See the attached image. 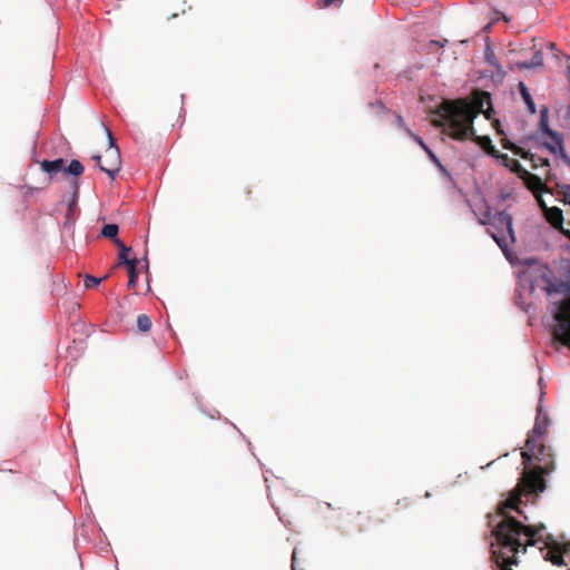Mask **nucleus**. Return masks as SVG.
I'll list each match as a JSON object with an SVG mask.
<instances>
[{
  "mask_svg": "<svg viewBox=\"0 0 570 570\" xmlns=\"http://www.w3.org/2000/svg\"><path fill=\"white\" fill-rule=\"evenodd\" d=\"M409 135L422 147L424 151L429 149V146L423 141L420 136L414 135L411 130H407Z\"/></svg>",
  "mask_w": 570,
  "mask_h": 570,
  "instance_id": "obj_26",
  "label": "nucleus"
},
{
  "mask_svg": "<svg viewBox=\"0 0 570 570\" xmlns=\"http://www.w3.org/2000/svg\"><path fill=\"white\" fill-rule=\"evenodd\" d=\"M539 202L542 206V208L546 210V217L547 220L553 226V227H561L563 224V214L562 210L558 207H551L547 208L544 203L539 198Z\"/></svg>",
  "mask_w": 570,
  "mask_h": 570,
  "instance_id": "obj_11",
  "label": "nucleus"
},
{
  "mask_svg": "<svg viewBox=\"0 0 570 570\" xmlns=\"http://www.w3.org/2000/svg\"><path fill=\"white\" fill-rule=\"evenodd\" d=\"M501 145L504 149L511 150L514 155L520 156L523 159H527L530 161L534 160L533 154H531L530 151H527L523 148L511 142L507 137H503L501 139Z\"/></svg>",
  "mask_w": 570,
  "mask_h": 570,
  "instance_id": "obj_12",
  "label": "nucleus"
},
{
  "mask_svg": "<svg viewBox=\"0 0 570 570\" xmlns=\"http://www.w3.org/2000/svg\"><path fill=\"white\" fill-rule=\"evenodd\" d=\"M546 549V553L543 554V559L550 561L553 566L566 567L570 570V542L559 543V542H544V547L541 550Z\"/></svg>",
  "mask_w": 570,
  "mask_h": 570,
  "instance_id": "obj_8",
  "label": "nucleus"
},
{
  "mask_svg": "<svg viewBox=\"0 0 570 570\" xmlns=\"http://www.w3.org/2000/svg\"><path fill=\"white\" fill-rule=\"evenodd\" d=\"M487 59L490 61V60H493V52H487Z\"/></svg>",
  "mask_w": 570,
  "mask_h": 570,
  "instance_id": "obj_31",
  "label": "nucleus"
},
{
  "mask_svg": "<svg viewBox=\"0 0 570 570\" xmlns=\"http://www.w3.org/2000/svg\"><path fill=\"white\" fill-rule=\"evenodd\" d=\"M40 167L45 173L49 175H55L59 171H62L75 177H79L85 171L83 165L77 159L71 160L69 166H66V161L62 158H58L55 160H43L40 164Z\"/></svg>",
  "mask_w": 570,
  "mask_h": 570,
  "instance_id": "obj_9",
  "label": "nucleus"
},
{
  "mask_svg": "<svg viewBox=\"0 0 570 570\" xmlns=\"http://www.w3.org/2000/svg\"><path fill=\"white\" fill-rule=\"evenodd\" d=\"M542 466H539L534 470L524 471L522 479L518 484V492L512 494L508 500L499 505L498 515L501 517L499 523L492 530V534L495 537V531L505 520H513L521 529H518V534L513 535L512 539L520 543V552L525 553L528 546H535L539 541H541V531L544 527H532L524 525L515 518L509 515L507 510H515L521 513L519 509V504L521 503V492H525L528 494L542 492L546 489V480L543 474H548L554 470V461L553 454L547 453L546 463L541 462Z\"/></svg>",
  "mask_w": 570,
  "mask_h": 570,
  "instance_id": "obj_1",
  "label": "nucleus"
},
{
  "mask_svg": "<svg viewBox=\"0 0 570 570\" xmlns=\"http://www.w3.org/2000/svg\"><path fill=\"white\" fill-rule=\"evenodd\" d=\"M100 282H101V278H97V277L91 276V275H87L85 277V281H83L86 288H92V287L99 285Z\"/></svg>",
  "mask_w": 570,
  "mask_h": 570,
  "instance_id": "obj_22",
  "label": "nucleus"
},
{
  "mask_svg": "<svg viewBox=\"0 0 570 570\" xmlns=\"http://www.w3.org/2000/svg\"><path fill=\"white\" fill-rule=\"evenodd\" d=\"M127 268H128V276H129L128 287L135 288L137 285V279H138L137 262H131V264H129V266H127Z\"/></svg>",
  "mask_w": 570,
  "mask_h": 570,
  "instance_id": "obj_19",
  "label": "nucleus"
},
{
  "mask_svg": "<svg viewBox=\"0 0 570 570\" xmlns=\"http://www.w3.org/2000/svg\"><path fill=\"white\" fill-rule=\"evenodd\" d=\"M498 134L503 135V130L498 129Z\"/></svg>",
  "mask_w": 570,
  "mask_h": 570,
  "instance_id": "obj_33",
  "label": "nucleus"
},
{
  "mask_svg": "<svg viewBox=\"0 0 570 570\" xmlns=\"http://www.w3.org/2000/svg\"><path fill=\"white\" fill-rule=\"evenodd\" d=\"M505 168H509L511 171L520 174L524 171L521 164L513 158H510L507 154H502L498 151L497 156H494Z\"/></svg>",
  "mask_w": 570,
  "mask_h": 570,
  "instance_id": "obj_13",
  "label": "nucleus"
},
{
  "mask_svg": "<svg viewBox=\"0 0 570 570\" xmlns=\"http://www.w3.org/2000/svg\"><path fill=\"white\" fill-rule=\"evenodd\" d=\"M137 327L140 332H148L151 328V320L146 314H141L137 317Z\"/></svg>",
  "mask_w": 570,
  "mask_h": 570,
  "instance_id": "obj_20",
  "label": "nucleus"
},
{
  "mask_svg": "<svg viewBox=\"0 0 570 570\" xmlns=\"http://www.w3.org/2000/svg\"><path fill=\"white\" fill-rule=\"evenodd\" d=\"M72 188H73V195H72V199L69 204V208H68V213L70 214L72 212V208L76 204V200H77V197H78V193H79V184H78V180H73L72 181Z\"/></svg>",
  "mask_w": 570,
  "mask_h": 570,
  "instance_id": "obj_21",
  "label": "nucleus"
},
{
  "mask_svg": "<svg viewBox=\"0 0 570 570\" xmlns=\"http://www.w3.org/2000/svg\"><path fill=\"white\" fill-rule=\"evenodd\" d=\"M439 170L442 173V175L449 179H451V175L450 173L448 171V169L441 164V161H439V164L435 165Z\"/></svg>",
  "mask_w": 570,
  "mask_h": 570,
  "instance_id": "obj_27",
  "label": "nucleus"
},
{
  "mask_svg": "<svg viewBox=\"0 0 570 570\" xmlns=\"http://www.w3.org/2000/svg\"><path fill=\"white\" fill-rule=\"evenodd\" d=\"M499 19H503L505 22H509L510 19L502 12L495 11V17L492 19L493 22L498 21Z\"/></svg>",
  "mask_w": 570,
  "mask_h": 570,
  "instance_id": "obj_28",
  "label": "nucleus"
},
{
  "mask_svg": "<svg viewBox=\"0 0 570 570\" xmlns=\"http://www.w3.org/2000/svg\"><path fill=\"white\" fill-rule=\"evenodd\" d=\"M549 425V419L547 416L540 417L537 416L535 423L528 434V439L525 442L527 450L522 451L521 456L523 460V464L525 469H528L529 463L532 459H535L539 462L546 463L547 453H551V449L547 448L543 443L544 435L547 434Z\"/></svg>",
  "mask_w": 570,
  "mask_h": 570,
  "instance_id": "obj_4",
  "label": "nucleus"
},
{
  "mask_svg": "<svg viewBox=\"0 0 570 570\" xmlns=\"http://www.w3.org/2000/svg\"><path fill=\"white\" fill-rule=\"evenodd\" d=\"M245 195H246V197H248L250 195V189L246 188L245 189Z\"/></svg>",
  "mask_w": 570,
  "mask_h": 570,
  "instance_id": "obj_32",
  "label": "nucleus"
},
{
  "mask_svg": "<svg viewBox=\"0 0 570 570\" xmlns=\"http://www.w3.org/2000/svg\"><path fill=\"white\" fill-rule=\"evenodd\" d=\"M539 131L547 137L541 142L542 147L560 158L570 168V157L566 153L562 134L549 127V109L547 106H543L540 110Z\"/></svg>",
  "mask_w": 570,
  "mask_h": 570,
  "instance_id": "obj_5",
  "label": "nucleus"
},
{
  "mask_svg": "<svg viewBox=\"0 0 570 570\" xmlns=\"http://www.w3.org/2000/svg\"><path fill=\"white\" fill-rule=\"evenodd\" d=\"M553 292L561 294L563 297L554 303L556 311L553 318V338L570 348V281H561L553 286Z\"/></svg>",
  "mask_w": 570,
  "mask_h": 570,
  "instance_id": "obj_3",
  "label": "nucleus"
},
{
  "mask_svg": "<svg viewBox=\"0 0 570 570\" xmlns=\"http://www.w3.org/2000/svg\"><path fill=\"white\" fill-rule=\"evenodd\" d=\"M558 187L560 189L559 193L563 197V202L570 204V185H558Z\"/></svg>",
  "mask_w": 570,
  "mask_h": 570,
  "instance_id": "obj_23",
  "label": "nucleus"
},
{
  "mask_svg": "<svg viewBox=\"0 0 570 570\" xmlns=\"http://www.w3.org/2000/svg\"><path fill=\"white\" fill-rule=\"evenodd\" d=\"M533 156H534V160L531 163L534 168H537L539 166H546V167L550 166L549 159L540 157V156H535V155H533Z\"/></svg>",
  "mask_w": 570,
  "mask_h": 570,
  "instance_id": "obj_24",
  "label": "nucleus"
},
{
  "mask_svg": "<svg viewBox=\"0 0 570 570\" xmlns=\"http://www.w3.org/2000/svg\"><path fill=\"white\" fill-rule=\"evenodd\" d=\"M527 174V184L530 189H532L534 193H541V191H548V188L543 184L540 177L529 174L525 170L523 171Z\"/></svg>",
  "mask_w": 570,
  "mask_h": 570,
  "instance_id": "obj_14",
  "label": "nucleus"
},
{
  "mask_svg": "<svg viewBox=\"0 0 570 570\" xmlns=\"http://www.w3.org/2000/svg\"><path fill=\"white\" fill-rule=\"evenodd\" d=\"M487 59L490 61V60H493V52H487Z\"/></svg>",
  "mask_w": 570,
  "mask_h": 570,
  "instance_id": "obj_30",
  "label": "nucleus"
},
{
  "mask_svg": "<svg viewBox=\"0 0 570 570\" xmlns=\"http://www.w3.org/2000/svg\"><path fill=\"white\" fill-rule=\"evenodd\" d=\"M491 225L497 229H500L498 233H493L489 229L491 237L495 240L505 256H508V239L514 242L511 215L505 212L498 213L494 215Z\"/></svg>",
  "mask_w": 570,
  "mask_h": 570,
  "instance_id": "obj_7",
  "label": "nucleus"
},
{
  "mask_svg": "<svg viewBox=\"0 0 570 570\" xmlns=\"http://www.w3.org/2000/svg\"><path fill=\"white\" fill-rule=\"evenodd\" d=\"M448 42L446 39H444L442 42L441 41H438V40H431L429 43H428V47H429V50L432 51L434 50V48H443L445 46V43Z\"/></svg>",
  "mask_w": 570,
  "mask_h": 570,
  "instance_id": "obj_25",
  "label": "nucleus"
},
{
  "mask_svg": "<svg viewBox=\"0 0 570 570\" xmlns=\"http://www.w3.org/2000/svg\"><path fill=\"white\" fill-rule=\"evenodd\" d=\"M543 65V56L541 51H537L530 61L518 62L520 69H531Z\"/></svg>",
  "mask_w": 570,
  "mask_h": 570,
  "instance_id": "obj_17",
  "label": "nucleus"
},
{
  "mask_svg": "<svg viewBox=\"0 0 570 570\" xmlns=\"http://www.w3.org/2000/svg\"><path fill=\"white\" fill-rule=\"evenodd\" d=\"M118 232H119L118 225H116V224H106L102 227V229H101V235L104 237H106V238H109V239L114 240V243L116 244V239H119L117 237Z\"/></svg>",
  "mask_w": 570,
  "mask_h": 570,
  "instance_id": "obj_18",
  "label": "nucleus"
},
{
  "mask_svg": "<svg viewBox=\"0 0 570 570\" xmlns=\"http://www.w3.org/2000/svg\"><path fill=\"white\" fill-rule=\"evenodd\" d=\"M426 155L429 158L433 161L434 165L439 164V158L435 156V154L429 148L426 151Z\"/></svg>",
  "mask_w": 570,
  "mask_h": 570,
  "instance_id": "obj_29",
  "label": "nucleus"
},
{
  "mask_svg": "<svg viewBox=\"0 0 570 570\" xmlns=\"http://www.w3.org/2000/svg\"><path fill=\"white\" fill-rule=\"evenodd\" d=\"M481 106L476 108L465 99L444 100L433 114L432 125L443 128V131L455 140L474 139L481 148L494 157L498 149L492 145L488 136L475 137L473 128L474 118L480 112Z\"/></svg>",
  "mask_w": 570,
  "mask_h": 570,
  "instance_id": "obj_2",
  "label": "nucleus"
},
{
  "mask_svg": "<svg viewBox=\"0 0 570 570\" xmlns=\"http://www.w3.org/2000/svg\"><path fill=\"white\" fill-rule=\"evenodd\" d=\"M384 522L383 518L371 511L358 512L356 515V525L358 531L367 532L376 529Z\"/></svg>",
  "mask_w": 570,
  "mask_h": 570,
  "instance_id": "obj_10",
  "label": "nucleus"
},
{
  "mask_svg": "<svg viewBox=\"0 0 570 570\" xmlns=\"http://www.w3.org/2000/svg\"><path fill=\"white\" fill-rule=\"evenodd\" d=\"M116 245L118 246L119 248V256H118V259H119V264H125L127 266H129V264H131V262H137V258H132V259H129L128 258V253L131 250L130 247H127L122 240L120 239H116Z\"/></svg>",
  "mask_w": 570,
  "mask_h": 570,
  "instance_id": "obj_15",
  "label": "nucleus"
},
{
  "mask_svg": "<svg viewBox=\"0 0 570 570\" xmlns=\"http://www.w3.org/2000/svg\"><path fill=\"white\" fill-rule=\"evenodd\" d=\"M519 90H520L523 101L525 102V105L528 107L529 112L532 115L535 114V111H537L535 104H534L528 88L525 87V85L523 82L519 83Z\"/></svg>",
  "mask_w": 570,
  "mask_h": 570,
  "instance_id": "obj_16",
  "label": "nucleus"
},
{
  "mask_svg": "<svg viewBox=\"0 0 570 570\" xmlns=\"http://www.w3.org/2000/svg\"><path fill=\"white\" fill-rule=\"evenodd\" d=\"M102 127L108 137L109 147L106 149L105 156L96 155L94 160L101 171H105L111 179H115L116 175L121 169V156L120 150L116 146L112 134L108 127L102 124Z\"/></svg>",
  "mask_w": 570,
  "mask_h": 570,
  "instance_id": "obj_6",
  "label": "nucleus"
}]
</instances>
